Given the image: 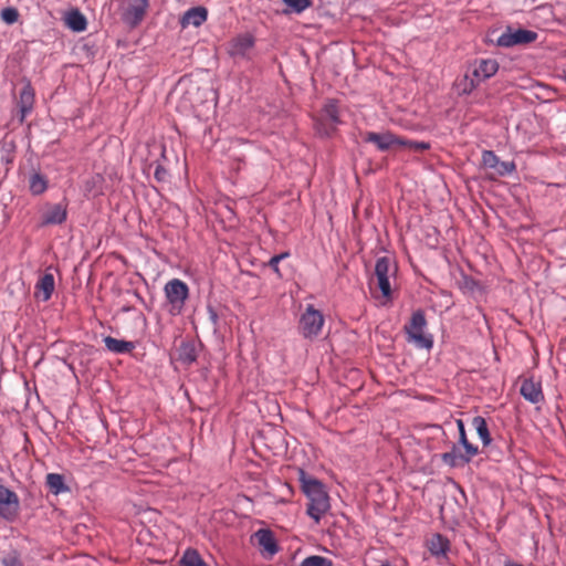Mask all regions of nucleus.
Segmentation results:
<instances>
[{"label":"nucleus","mask_w":566,"mask_h":566,"mask_svg":"<svg viewBox=\"0 0 566 566\" xmlns=\"http://www.w3.org/2000/svg\"><path fill=\"white\" fill-rule=\"evenodd\" d=\"M390 265V259L387 256L379 258L375 265L377 286L386 298L391 296V286L389 282Z\"/></svg>","instance_id":"6"},{"label":"nucleus","mask_w":566,"mask_h":566,"mask_svg":"<svg viewBox=\"0 0 566 566\" xmlns=\"http://www.w3.org/2000/svg\"><path fill=\"white\" fill-rule=\"evenodd\" d=\"M472 426L476 430V433L481 438L484 446H488L491 443V437L489 432V428L486 424V421L484 418L476 416L472 420Z\"/></svg>","instance_id":"27"},{"label":"nucleus","mask_w":566,"mask_h":566,"mask_svg":"<svg viewBox=\"0 0 566 566\" xmlns=\"http://www.w3.org/2000/svg\"><path fill=\"white\" fill-rule=\"evenodd\" d=\"M520 392L524 399L532 403H538L544 400L541 384L535 382L532 378L523 380Z\"/></svg>","instance_id":"14"},{"label":"nucleus","mask_w":566,"mask_h":566,"mask_svg":"<svg viewBox=\"0 0 566 566\" xmlns=\"http://www.w3.org/2000/svg\"><path fill=\"white\" fill-rule=\"evenodd\" d=\"M405 145L403 146H407L409 147L411 150L413 151H423V150H427L430 148V145L426 142H408V140H405Z\"/></svg>","instance_id":"34"},{"label":"nucleus","mask_w":566,"mask_h":566,"mask_svg":"<svg viewBox=\"0 0 566 566\" xmlns=\"http://www.w3.org/2000/svg\"><path fill=\"white\" fill-rule=\"evenodd\" d=\"M166 177H167V170L161 166H157L156 170H155V178L158 181H165Z\"/></svg>","instance_id":"36"},{"label":"nucleus","mask_w":566,"mask_h":566,"mask_svg":"<svg viewBox=\"0 0 566 566\" xmlns=\"http://www.w3.org/2000/svg\"><path fill=\"white\" fill-rule=\"evenodd\" d=\"M0 495H15L12 491L0 484Z\"/></svg>","instance_id":"38"},{"label":"nucleus","mask_w":566,"mask_h":566,"mask_svg":"<svg viewBox=\"0 0 566 566\" xmlns=\"http://www.w3.org/2000/svg\"><path fill=\"white\" fill-rule=\"evenodd\" d=\"M365 140L368 143H373L380 150H388L394 146L405 145V140L395 136L394 134L386 133H367L365 136Z\"/></svg>","instance_id":"10"},{"label":"nucleus","mask_w":566,"mask_h":566,"mask_svg":"<svg viewBox=\"0 0 566 566\" xmlns=\"http://www.w3.org/2000/svg\"><path fill=\"white\" fill-rule=\"evenodd\" d=\"M208 313H209V318L213 325V328L216 329V325H217V322H218V314L216 313V311L211 307L208 308Z\"/></svg>","instance_id":"37"},{"label":"nucleus","mask_w":566,"mask_h":566,"mask_svg":"<svg viewBox=\"0 0 566 566\" xmlns=\"http://www.w3.org/2000/svg\"><path fill=\"white\" fill-rule=\"evenodd\" d=\"M499 70V64L495 60H481L479 65L472 72L471 90L475 87L481 81L488 80L493 76Z\"/></svg>","instance_id":"11"},{"label":"nucleus","mask_w":566,"mask_h":566,"mask_svg":"<svg viewBox=\"0 0 566 566\" xmlns=\"http://www.w3.org/2000/svg\"><path fill=\"white\" fill-rule=\"evenodd\" d=\"M286 6L284 13H302L312 6L311 0H282Z\"/></svg>","instance_id":"28"},{"label":"nucleus","mask_w":566,"mask_h":566,"mask_svg":"<svg viewBox=\"0 0 566 566\" xmlns=\"http://www.w3.org/2000/svg\"><path fill=\"white\" fill-rule=\"evenodd\" d=\"M1 563L3 566H24L20 553L15 549H10L4 553Z\"/></svg>","instance_id":"29"},{"label":"nucleus","mask_w":566,"mask_h":566,"mask_svg":"<svg viewBox=\"0 0 566 566\" xmlns=\"http://www.w3.org/2000/svg\"><path fill=\"white\" fill-rule=\"evenodd\" d=\"M165 294L171 305L170 312L178 314L188 297V286L182 281L174 279L166 284Z\"/></svg>","instance_id":"3"},{"label":"nucleus","mask_w":566,"mask_h":566,"mask_svg":"<svg viewBox=\"0 0 566 566\" xmlns=\"http://www.w3.org/2000/svg\"><path fill=\"white\" fill-rule=\"evenodd\" d=\"M428 548L430 553L436 557H447V553L450 549V542L447 537L441 534H433L428 539Z\"/></svg>","instance_id":"17"},{"label":"nucleus","mask_w":566,"mask_h":566,"mask_svg":"<svg viewBox=\"0 0 566 566\" xmlns=\"http://www.w3.org/2000/svg\"><path fill=\"white\" fill-rule=\"evenodd\" d=\"M324 117L329 123L331 129L338 123V112L334 103H329L324 107Z\"/></svg>","instance_id":"32"},{"label":"nucleus","mask_w":566,"mask_h":566,"mask_svg":"<svg viewBox=\"0 0 566 566\" xmlns=\"http://www.w3.org/2000/svg\"><path fill=\"white\" fill-rule=\"evenodd\" d=\"M297 474L301 490L305 495H327L325 485L318 479L307 474L304 470H298Z\"/></svg>","instance_id":"9"},{"label":"nucleus","mask_w":566,"mask_h":566,"mask_svg":"<svg viewBox=\"0 0 566 566\" xmlns=\"http://www.w3.org/2000/svg\"><path fill=\"white\" fill-rule=\"evenodd\" d=\"M289 255V253L284 252V253H281V254H277V255H274L270 259L269 261V265L277 273L280 274V271H279V266L277 264H280V261L285 259L286 256Z\"/></svg>","instance_id":"35"},{"label":"nucleus","mask_w":566,"mask_h":566,"mask_svg":"<svg viewBox=\"0 0 566 566\" xmlns=\"http://www.w3.org/2000/svg\"><path fill=\"white\" fill-rule=\"evenodd\" d=\"M66 207L61 203L49 205L42 213V226L61 224L66 219Z\"/></svg>","instance_id":"12"},{"label":"nucleus","mask_w":566,"mask_h":566,"mask_svg":"<svg viewBox=\"0 0 566 566\" xmlns=\"http://www.w3.org/2000/svg\"><path fill=\"white\" fill-rule=\"evenodd\" d=\"M19 510V497H0V516L12 520Z\"/></svg>","instance_id":"22"},{"label":"nucleus","mask_w":566,"mask_h":566,"mask_svg":"<svg viewBox=\"0 0 566 566\" xmlns=\"http://www.w3.org/2000/svg\"><path fill=\"white\" fill-rule=\"evenodd\" d=\"M323 324L324 317L322 313L310 305L301 316L300 329L304 337L312 338L318 335Z\"/></svg>","instance_id":"4"},{"label":"nucleus","mask_w":566,"mask_h":566,"mask_svg":"<svg viewBox=\"0 0 566 566\" xmlns=\"http://www.w3.org/2000/svg\"><path fill=\"white\" fill-rule=\"evenodd\" d=\"M253 536L256 538L259 546L269 555L273 556L279 552L280 547L271 530L261 528Z\"/></svg>","instance_id":"13"},{"label":"nucleus","mask_w":566,"mask_h":566,"mask_svg":"<svg viewBox=\"0 0 566 566\" xmlns=\"http://www.w3.org/2000/svg\"><path fill=\"white\" fill-rule=\"evenodd\" d=\"M329 497H311L307 505V514L319 522L321 517L329 510Z\"/></svg>","instance_id":"18"},{"label":"nucleus","mask_w":566,"mask_h":566,"mask_svg":"<svg viewBox=\"0 0 566 566\" xmlns=\"http://www.w3.org/2000/svg\"><path fill=\"white\" fill-rule=\"evenodd\" d=\"M457 426L459 428L460 443L465 449V455H463V454L458 455V454H455L454 451L444 453L442 455L443 461L453 467L468 463L471 460V458L478 453V448L468 441V438L465 434V429H464V423L461 419L457 420Z\"/></svg>","instance_id":"2"},{"label":"nucleus","mask_w":566,"mask_h":566,"mask_svg":"<svg viewBox=\"0 0 566 566\" xmlns=\"http://www.w3.org/2000/svg\"><path fill=\"white\" fill-rule=\"evenodd\" d=\"M45 483L49 491L54 495L71 492L70 488L65 484L64 476L62 474L49 473L45 478Z\"/></svg>","instance_id":"21"},{"label":"nucleus","mask_w":566,"mask_h":566,"mask_svg":"<svg viewBox=\"0 0 566 566\" xmlns=\"http://www.w3.org/2000/svg\"><path fill=\"white\" fill-rule=\"evenodd\" d=\"M1 19L8 24H12L18 21L19 12L15 8H6L1 11Z\"/></svg>","instance_id":"33"},{"label":"nucleus","mask_w":566,"mask_h":566,"mask_svg":"<svg viewBox=\"0 0 566 566\" xmlns=\"http://www.w3.org/2000/svg\"><path fill=\"white\" fill-rule=\"evenodd\" d=\"M34 103V91L31 87V85L28 83L25 84L19 95L18 101V107L19 112L21 114L20 116V123H22L27 116L28 113L31 112Z\"/></svg>","instance_id":"15"},{"label":"nucleus","mask_w":566,"mask_h":566,"mask_svg":"<svg viewBox=\"0 0 566 566\" xmlns=\"http://www.w3.org/2000/svg\"><path fill=\"white\" fill-rule=\"evenodd\" d=\"M505 566H522L520 564H506Z\"/></svg>","instance_id":"39"},{"label":"nucleus","mask_w":566,"mask_h":566,"mask_svg":"<svg viewBox=\"0 0 566 566\" xmlns=\"http://www.w3.org/2000/svg\"><path fill=\"white\" fill-rule=\"evenodd\" d=\"M45 189H46L45 179L38 174L32 175V177L30 179V190L32 191V193L40 195Z\"/></svg>","instance_id":"31"},{"label":"nucleus","mask_w":566,"mask_h":566,"mask_svg":"<svg viewBox=\"0 0 566 566\" xmlns=\"http://www.w3.org/2000/svg\"><path fill=\"white\" fill-rule=\"evenodd\" d=\"M300 566H333V562L323 556L312 555L303 559Z\"/></svg>","instance_id":"30"},{"label":"nucleus","mask_w":566,"mask_h":566,"mask_svg":"<svg viewBox=\"0 0 566 566\" xmlns=\"http://www.w3.org/2000/svg\"><path fill=\"white\" fill-rule=\"evenodd\" d=\"M66 25L75 32H82L86 29L87 21L86 18L78 11L72 10L65 17Z\"/></svg>","instance_id":"23"},{"label":"nucleus","mask_w":566,"mask_h":566,"mask_svg":"<svg viewBox=\"0 0 566 566\" xmlns=\"http://www.w3.org/2000/svg\"><path fill=\"white\" fill-rule=\"evenodd\" d=\"M427 321L421 311L412 314L409 324L405 326L408 336V342L413 343L419 348L429 349L432 347V338L424 334Z\"/></svg>","instance_id":"1"},{"label":"nucleus","mask_w":566,"mask_h":566,"mask_svg":"<svg viewBox=\"0 0 566 566\" xmlns=\"http://www.w3.org/2000/svg\"><path fill=\"white\" fill-rule=\"evenodd\" d=\"M482 164L486 168L494 169L500 176L510 175L515 170L513 161H501L492 150H484L482 153Z\"/></svg>","instance_id":"8"},{"label":"nucleus","mask_w":566,"mask_h":566,"mask_svg":"<svg viewBox=\"0 0 566 566\" xmlns=\"http://www.w3.org/2000/svg\"><path fill=\"white\" fill-rule=\"evenodd\" d=\"M254 44L251 35H241L234 39L229 45V53L234 57H243Z\"/></svg>","instance_id":"16"},{"label":"nucleus","mask_w":566,"mask_h":566,"mask_svg":"<svg viewBox=\"0 0 566 566\" xmlns=\"http://www.w3.org/2000/svg\"><path fill=\"white\" fill-rule=\"evenodd\" d=\"M536 38L537 33L534 31L507 28V30L497 39V45L510 48L517 44H527L535 41Z\"/></svg>","instance_id":"5"},{"label":"nucleus","mask_w":566,"mask_h":566,"mask_svg":"<svg viewBox=\"0 0 566 566\" xmlns=\"http://www.w3.org/2000/svg\"><path fill=\"white\" fill-rule=\"evenodd\" d=\"M196 346L190 342H182L178 348V360L184 364H191L196 360Z\"/></svg>","instance_id":"25"},{"label":"nucleus","mask_w":566,"mask_h":566,"mask_svg":"<svg viewBox=\"0 0 566 566\" xmlns=\"http://www.w3.org/2000/svg\"><path fill=\"white\" fill-rule=\"evenodd\" d=\"M184 84H185V82H184V81H180V82H179V87H181Z\"/></svg>","instance_id":"40"},{"label":"nucleus","mask_w":566,"mask_h":566,"mask_svg":"<svg viewBox=\"0 0 566 566\" xmlns=\"http://www.w3.org/2000/svg\"><path fill=\"white\" fill-rule=\"evenodd\" d=\"M180 566H209L199 555V553L196 549L188 548L180 562Z\"/></svg>","instance_id":"26"},{"label":"nucleus","mask_w":566,"mask_h":566,"mask_svg":"<svg viewBox=\"0 0 566 566\" xmlns=\"http://www.w3.org/2000/svg\"><path fill=\"white\" fill-rule=\"evenodd\" d=\"M104 343L108 350H111L113 353H118V354L129 353L130 350H133L135 348L134 343L122 340V339H116L111 336L105 337Z\"/></svg>","instance_id":"24"},{"label":"nucleus","mask_w":566,"mask_h":566,"mask_svg":"<svg viewBox=\"0 0 566 566\" xmlns=\"http://www.w3.org/2000/svg\"><path fill=\"white\" fill-rule=\"evenodd\" d=\"M36 296L41 297L42 301L50 300L53 291H54V276L52 273H45L41 276L39 282L36 283Z\"/></svg>","instance_id":"20"},{"label":"nucleus","mask_w":566,"mask_h":566,"mask_svg":"<svg viewBox=\"0 0 566 566\" xmlns=\"http://www.w3.org/2000/svg\"><path fill=\"white\" fill-rule=\"evenodd\" d=\"M207 20V10L202 7H197L188 10L181 18V25L200 27Z\"/></svg>","instance_id":"19"},{"label":"nucleus","mask_w":566,"mask_h":566,"mask_svg":"<svg viewBox=\"0 0 566 566\" xmlns=\"http://www.w3.org/2000/svg\"><path fill=\"white\" fill-rule=\"evenodd\" d=\"M148 8V0H128L123 10V19L132 27H136L144 19Z\"/></svg>","instance_id":"7"}]
</instances>
